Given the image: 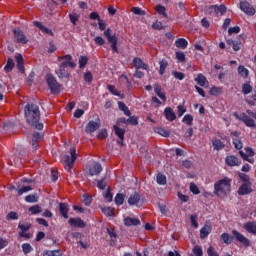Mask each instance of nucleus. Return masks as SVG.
I'll return each mask as SVG.
<instances>
[{
  "label": "nucleus",
  "instance_id": "1",
  "mask_svg": "<svg viewBox=\"0 0 256 256\" xmlns=\"http://www.w3.org/2000/svg\"><path fill=\"white\" fill-rule=\"evenodd\" d=\"M24 115L28 125L35 127L38 131L43 129V123L39 122L41 119V111L37 104H27L24 108Z\"/></svg>",
  "mask_w": 256,
  "mask_h": 256
},
{
  "label": "nucleus",
  "instance_id": "2",
  "mask_svg": "<svg viewBox=\"0 0 256 256\" xmlns=\"http://www.w3.org/2000/svg\"><path fill=\"white\" fill-rule=\"evenodd\" d=\"M57 61L60 63L58 69L55 70L58 79H69V77H71L69 67H71V69H75V67H77V64L73 62V56L69 54L59 56Z\"/></svg>",
  "mask_w": 256,
  "mask_h": 256
},
{
  "label": "nucleus",
  "instance_id": "3",
  "mask_svg": "<svg viewBox=\"0 0 256 256\" xmlns=\"http://www.w3.org/2000/svg\"><path fill=\"white\" fill-rule=\"evenodd\" d=\"M231 191V179L223 178L214 184V193L219 197L227 195Z\"/></svg>",
  "mask_w": 256,
  "mask_h": 256
},
{
  "label": "nucleus",
  "instance_id": "4",
  "mask_svg": "<svg viewBox=\"0 0 256 256\" xmlns=\"http://www.w3.org/2000/svg\"><path fill=\"white\" fill-rule=\"evenodd\" d=\"M76 159H77V153L75 151V147L70 148V156L69 155L62 156L61 161L66 171H71L73 169V165H75Z\"/></svg>",
  "mask_w": 256,
  "mask_h": 256
},
{
  "label": "nucleus",
  "instance_id": "5",
  "mask_svg": "<svg viewBox=\"0 0 256 256\" xmlns=\"http://www.w3.org/2000/svg\"><path fill=\"white\" fill-rule=\"evenodd\" d=\"M46 82L48 84V87L53 93V95H58V93H61V84L57 82V79L51 74L46 75Z\"/></svg>",
  "mask_w": 256,
  "mask_h": 256
},
{
  "label": "nucleus",
  "instance_id": "6",
  "mask_svg": "<svg viewBox=\"0 0 256 256\" xmlns=\"http://www.w3.org/2000/svg\"><path fill=\"white\" fill-rule=\"evenodd\" d=\"M145 203V198L141 196L138 192L133 193L128 198V205L131 207H143V204Z\"/></svg>",
  "mask_w": 256,
  "mask_h": 256
},
{
  "label": "nucleus",
  "instance_id": "7",
  "mask_svg": "<svg viewBox=\"0 0 256 256\" xmlns=\"http://www.w3.org/2000/svg\"><path fill=\"white\" fill-rule=\"evenodd\" d=\"M14 41L16 43H22V45H25L29 42V39H27V36H25V33L22 32L21 29H14Z\"/></svg>",
  "mask_w": 256,
  "mask_h": 256
},
{
  "label": "nucleus",
  "instance_id": "8",
  "mask_svg": "<svg viewBox=\"0 0 256 256\" xmlns=\"http://www.w3.org/2000/svg\"><path fill=\"white\" fill-rule=\"evenodd\" d=\"M232 235L235 237V239L237 241H239V243H242V245H245V247H249L250 245V241L249 239H247V237H245L243 234H241L239 231L237 230H233L232 231Z\"/></svg>",
  "mask_w": 256,
  "mask_h": 256
},
{
  "label": "nucleus",
  "instance_id": "9",
  "mask_svg": "<svg viewBox=\"0 0 256 256\" xmlns=\"http://www.w3.org/2000/svg\"><path fill=\"white\" fill-rule=\"evenodd\" d=\"M225 163L228 167H239L241 165V160L237 156L230 155L225 158Z\"/></svg>",
  "mask_w": 256,
  "mask_h": 256
},
{
  "label": "nucleus",
  "instance_id": "10",
  "mask_svg": "<svg viewBox=\"0 0 256 256\" xmlns=\"http://www.w3.org/2000/svg\"><path fill=\"white\" fill-rule=\"evenodd\" d=\"M103 171V166L99 162H94L89 168V175L91 177H95V175H99Z\"/></svg>",
  "mask_w": 256,
  "mask_h": 256
},
{
  "label": "nucleus",
  "instance_id": "11",
  "mask_svg": "<svg viewBox=\"0 0 256 256\" xmlns=\"http://www.w3.org/2000/svg\"><path fill=\"white\" fill-rule=\"evenodd\" d=\"M240 9L246 13V15H255V8L252 7L248 2H241Z\"/></svg>",
  "mask_w": 256,
  "mask_h": 256
},
{
  "label": "nucleus",
  "instance_id": "12",
  "mask_svg": "<svg viewBox=\"0 0 256 256\" xmlns=\"http://www.w3.org/2000/svg\"><path fill=\"white\" fill-rule=\"evenodd\" d=\"M68 223L71 227H79L80 229H83L86 226L81 218H70Z\"/></svg>",
  "mask_w": 256,
  "mask_h": 256
},
{
  "label": "nucleus",
  "instance_id": "13",
  "mask_svg": "<svg viewBox=\"0 0 256 256\" xmlns=\"http://www.w3.org/2000/svg\"><path fill=\"white\" fill-rule=\"evenodd\" d=\"M99 127H101V124H99V122H95V121H90L87 125H86V133H95V131H97V129H99Z\"/></svg>",
  "mask_w": 256,
  "mask_h": 256
},
{
  "label": "nucleus",
  "instance_id": "14",
  "mask_svg": "<svg viewBox=\"0 0 256 256\" xmlns=\"http://www.w3.org/2000/svg\"><path fill=\"white\" fill-rule=\"evenodd\" d=\"M233 135V145L235 149H243V142H241V138H239V132H232Z\"/></svg>",
  "mask_w": 256,
  "mask_h": 256
},
{
  "label": "nucleus",
  "instance_id": "15",
  "mask_svg": "<svg viewBox=\"0 0 256 256\" xmlns=\"http://www.w3.org/2000/svg\"><path fill=\"white\" fill-rule=\"evenodd\" d=\"M33 25H35V27L40 29V31H42V33H46V35H53V31L51 29H49L48 27H46L45 25H43L41 22L34 21Z\"/></svg>",
  "mask_w": 256,
  "mask_h": 256
},
{
  "label": "nucleus",
  "instance_id": "16",
  "mask_svg": "<svg viewBox=\"0 0 256 256\" xmlns=\"http://www.w3.org/2000/svg\"><path fill=\"white\" fill-rule=\"evenodd\" d=\"M240 119H241V121H243V123H245L246 127H253L255 129L256 124H255V120H253V118L243 114Z\"/></svg>",
  "mask_w": 256,
  "mask_h": 256
},
{
  "label": "nucleus",
  "instance_id": "17",
  "mask_svg": "<svg viewBox=\"0 0 256 256\" xmlns=\"http://www.w3.org/2000/svg\"><path fill=\"white\" fill-rule=\"evenodd\" d=\"M59 211L62 215V217H64V219H69V205L67 203H60L59 204Z\"/></svg>",
  "mask_w": 256,
  "mask_h": 256
},
{
  "label": "nucleus",
  "instance_id": "18",
  "mask_svg": "<svg viewBox=\"0 0 256 256\" xmlns=\"http://www.w3.org/2000/svg\"><path fill=\"white\" fill-rule=\"evenodd\" d=\"M164 115L167 121H175L177 119V114L174 113L172 108H166L164 110Z\"/></svg>",
  "mask_w": 256,
  "mask_h": 256
},
{
  "label": "nucleus",
  "instance_id": "19",
  "mask_svg": "<svg viewBox=\"0 0 256 256\" xmlns=\"http://www.w3.org/2000/svg\"><path fill=\"white\" fill-rule=\"evenodd\" d=\"M133 65L137 69H144L145 71H147V69H149V66H147V64H145L143 62V60H141V58H134L133 59Z\"/></svg>",
  "mask_w": 256,
  "mask_h": 256
},
{
  "label": "nucleus",
  "instance_id": "20",
  "mask_svg": "<svg viewBox=\"0 0 256 256\" xmlns=\"http://www.w3.org/2000/svg\"><path fill=\"white\" fill-rule=\"evenodd\" d=\"M244 229L248 233H252V235H256V223L255 222H247L244 224Z\"/></svg>",
  "mask_w": 256,
  "mask_h": 256
},
{
  "label": "nucleus",
  "instance_id": "21",
  "mask_svg": "<svg viewBox=\"0 0 256 256\" xmlns=\"http://www.w3.org/2000/svg\"><path fill=\"white\" fill-rule=\"evenodd\" d=\"M124 225L131 227V225H141V221L137 218L127 217L124 219Z\"/></svg>",
  "mask_w": 256,
  "mask_h": 256
},
{
  "label": "nucleus",
  "instance_id": "22",
  "mask_svg": "<svg viewBox=\"0 0 256 256\" xmlns=\"http://www.w3.org/2000/svg\"><path fill=\"white\" fill-rule=\"evenodd\" d=\"M196 83L200 85V87H205V85H209V81L203 74H198L195 78Z\"/></svg>",
  "mask_w": 256,
  "mask_h": 256
},
{
  "label": "nucleus",
  "instance_id": "23",
  "mask_svg": "<svg viewBox=\"0 0 256 256\" xmlns=\"http://www.w3.org/2000/svg\"><path fill=\"white\" fill-rule=\"evenodd\" d=\"M187 45H189V42L185 38H179L175 41V46L178 49H187Z\"/></svg>",
  "mask_w": 256,
  "mask_h": 256
},
{
  "label": "nucleus",
  "instance_id": "24",
  "mask_svg": "<svg viewBox=\"0 0 256 256\" xmlns=\"http://www.w3.org/2000/svg\"><path fill=\"white\" fill-rule=\"evenodd\" d=\"M15 59L19 71L23 73L25 71V67L23 66V56L21 54H16Z\"/></svg>",
  "mask_w": 256,
  "mask_h": 256
},
{
  "label": "nucleus",
  "instance_id": "25",
  "mask_svg": "<svg viewBox=\"0 0 256 256\" xmlns=\"http://www.w3.org/2000/svg\"><path fill=\"white\" fill-rule=\"evenodd\" d=\"M210 233H211V226L204 225L203 228H201L200 230L201 239H205L206 237L209 236Z\"/></svg>",
  "mask_w": 256,
  "mask_h": 256
},
{
  "label": "nucleus",
  "instance_id": "26",
  "mask_svg": "<svg viewBox=\"0 0 256 256\" xmlns=\"http://www.w3.org/2000/svg\"><path fill=\"white\" fill-rule=\"evenodd\" d=\"M212 145L215 151H221L225 148V144L219 139L212 140Z\"/></svg>",
  "mask_w": 256,
  "mask_h": 256
},
{
  "label": "nucleus",
  "instance_id": "27",
  "mask_svg": "<svg viewBox=\"0 0 256 256\" xmlns=\"http://www.w3.org/2000/svg\"><path fill=\"white\" fill-rule=\"evenodd\" d=\"M43 139V134L36 132L32 136V147L33 149H37V141H41Z\"/></svg>",
  "mask_w": 256,
  "mask_h": 256
},
{
  "label": "nucleus",
  "instance_id": "28",
  "mask_svg": "<svg viewBox=\"0 0 256 256\" xmlns=\"http://www.w3.org/2000/svg\"><path fill=\"white\" fill-rule=\"evenodd\" d=\"M238 75H240L242 79H247V77H249V70L245 68V66L240 65L238 67Z\"/></svg>",
  "mask_w": 256,
  "mask_h": 256
},
{
  "label": "nucleus",
  "instance_id": "29",
  "mask_svg": "<svg viewBox=\"0 0 256 256\" xmlns=\"http://www.w3.org/2000/svg\"><path fill=\"white\" fill-rule=\"evenodd\" d=\"M248 193H251V187H249V184L244 183L238 190L239 195H248Z\"/></svg>",
  "mask_w": 256,
  "mask_h": 256
},
{
  "label": "nucleus",
  "instance_id": "30",
  "mask_svg": "<svg viewBox=\"0 0 256 256\" xmlns=\"http://www.w3.org/2000/svg\"><path fill=\"white\" fill-rule=\"evenodd\" d=\"M154 91L156 95L162 99V101H167V96H165V93L161 91V86L159 85H154Z\"/></svg>",
  "mask_w": 256,
  "mask_h": 256
},
{
  "label": "nucleus",
  "instance_id": "31",
  "mask_svg": "<svg viewBox=\"0 0 256 256\" xmlns=\"http://www.w3.org/2000/svg\"><path fill=\"white\" fill-rule=\"evenodd\" d=\"M96 187H98V189H100L101 191H103V189H107V178L104 177L100 180H96Z\"/></svg>",
  "mask_w": 256,
  "mask_h": 256
},
{
  "label": "nucleus",
  "instance_id": "32",
  "mask_svg": "<svg viewBox=\"0 0 256 256\" xmlns=\"http://www.w3.org/2000/svg\"><path fill=\"white\" fill-rule=\"evenodd\" d=\"M211 11H215L217 15H223V13H225V11H227V8L225 7V5H220V6H211L210 7Z\"/></svg>",
  "mask_w": 256,
  "mask_h": 256
},
{
  "label": "nucleus",
  "instance_id": "33",
  "mask_svg": "<svg viewBox=\"0 0 256 256\" xmlns=\"http://www.w3.org/2000/svg\"><path fill=\"white\" fill-rule=\"evenodd\" d=\"M221 240L223 241V243H225L226 245H231V243H233V236L229 235V233H223L221 235Z\"/></svg>",
  "mask_w": 256,
  "mask_h": 256
},
{
  "label": "nucleus",
  "instance_id": "34",
  "mask_svg": "<svg viewBox=\"0 0 256 256\" xmlns=\"http://www.w3.org/2000/svg\"><path fill=\"white\" fill-rule=\"evenodd\" d=\"M118 107H119L120 111H123L124 115H127V117H131V111L129 110L127 105H125V103L118 102Z\"/></svg>",
  "mask_w": 256,
  "mask_h": 256
},
{
  "label": "nucleus",
  "instance_id": "35",
  "mask_svg": "<svg viewBox=\"0 0 256 256\" xmlns=\"http://www.w3.org/2000/svg\"><path fill=\"white\" fill-rule=\"evenodd\" d=\"M115 134L119 139H125V130L123 128H119L118 126H114Z\"/></svg>",
  "mask_w": 256,
  "mask_h": 256
},
{
  "label": "nucleus",
  "instance_id": "36",
  "mask_svg": "<svg viewBox=\"0 0 256 256\" xmlns=\"http://www.w3.org/2000/svg\"><path fill=\"white\" fill-rule=\"evenodd\" d=\"M156 182L158 183V185H167V176L163 174H158L156 176Z\"/></svg>",
  "mask_w": 256,
  "mask_h": 256
},
{
  "label": "nucleus",
  "instance_id": "37",
  "mask_svg": "<svg viewBox=\"0 0 256 256\" xmlns=\"http://www.w3.org/2000/svg\"><path fill=\"white\" fill-rule=\"evenodd\" d=\"M29 213H31V215H39V213H41L43 210L41 209V206L39 205H34L32 207H30L28 209Z\"/></svg>",
  "mask_w": 256,
  "mask_h": 256
},
{
  "label": "nucleus",
  "instance_id": "38",
  "mask_svg": "<svg viewBox=\"0 0 256 256\" xmlns=\"http://www.w3.org/2000/svg\"><path fill=\"white\" fill-rule=\"evenodd\" d=\"M87 63H89V58H87V56H80L79 60H78V65L80 69L85 68V65H87Z\"/></svg>",
  "mask_w": 256,
  "mask_h": 256
},
{
  "label": "nucleus",
  "instance_id": "39",
  "mask_svg": "<svg viewBox=\"0 0 256 256\" xmlns=\"http://www.w3.org/2000/svg\"><path fill=\"white\" fill-rule=\"evenodd\" d=\"M101 211L104 213V215H106V217H113V215H115V212L111 207H103L101 208Z\"/></svg>",
  "mask_w": 256,
  "mask_h": 256
},
{
  "label": "nucleus",
  "instance_id": "40",
  "mask_svg": "<svg viewBox=\"0 0 256 256\" xmlns=\"http://www.w3.org/2000/svg\"><path fill=\"white\" fill-rule=\"evenodd\" d=\"M107 89H108V91H110V93H112V95H115L116 97L123 98V94H121V92H118L117 89L115 88V86L108 85Z\"/></svg>",
  "mask_w": 256,
  "mask_h": 256
},
{
  "label": "nucleus",
  "instance_id": "41",
  "mask_svg": "<svg viewBox=\"0 0 256 256\" xmlns=\"http://www.w3.org/2000/svg\"><path fill=\"white\" fill-rule=\"evenodd\" d=\"M159 65H160V68H159V73L161 75H164L165 74V70L167 69V60L163 59L159 62Z\"/></svg>",
  "mask_w": 256,
  "mask_h": 256
},
{
  "label": "nucleus",
  "instance_id": "42",
  "mask_svg": "<svg viewBox=\"0 0 256 256\" xmlns=\"http://www.w3.org/2000/svg\"><path fill=\"white\" fill-rule=\"evenodd\" d=\"M114 201L116 205H123L125 203V194H117Z\"/></svg>",
  "mask_w": 256,
  "mask_h": 256
},
{
  "label": "nucleus",
  "instance_id": "43",
  "mask_svg": "<svg viewBox=\"0 0 256 256\" xmlns=\"http://www.w3.org/2000/svg\"><path fill=\"white\" fill-rule=\"evenodd\" d=\"M245 151H246V153L243 151L239 152L241 157H243L244 159H246V157H253V155H254L253 149L245 148Z\"/></svg>",
  "mask_w": 256,
  "mask_h": 256
},
{
  "label": "nucleus",
  "instance_id": "44",
  "mask_svg": "<svg viewBox=\"0 0 256 256\" xmlns=\"http://www.w3.org/2000/svg\"><path fill=\"white\" fill-rule=\"evenodd\" d=\"M25 201L27 203H37V201H39V197H37L35 194L27 195L25 197Z\"/></svg>",
  "mask_w": 256,
  "mask_h": 256
},
{
  "label": "nucleus",
  "instance_id": "45",
  "mask_svg": "<svg viewBox=\"0 0 256 256\" xmlns=\"http://www.w3.org/2000/svg\"><path fill=\"white\" fill-rule=\"evenodd\" d=\"M43 256H61V250H47Z\"/></svg>",
  "mask_w": 256,
  "mask_h": 256
},
{
  "label": "nucleus",
  "instance_id": "46",
  "mask_svg": "<svg viewBox=\"0 0 256 256\" xmlns=\"http://www.w3.org/2000/svg\"><path fill=\"white\" fill-rule=\"evenodd\" d=\"M22 250L25 255L31 253L33 251V246L29 243L22 244Z\"/></svg>",
  "mask_w": 256,
  "mask_h": 256
},
{
  "label": "nucleus",
  "instance_id": "47",
  "mask_svg": "<svg viewBox=\"0 0 256 256\" xmlns=\"http://www.w3.org/2000/svg\"><path fill=\"white\" fill-rule=\"evenodd\" d=\"M13 67H15V63L13 62V59L9 58L4 69L9 73L10 71H13Z\"/></svg>",
  "mask_w": 256,
  "mask_h": 256
},
{
  "label": "nucleus",
  "instance_id": "48",
  "mask_svg": "<svg viewBox=\"0 0 256 256\" xmlns=\"http://www.w3.org/2000/svg\"><path fill=\"white\" fill-rule=\"evenodd\" d=\"M156 133H158V135H161L162 137H169V135H171V132L164 128H157Z\"/></svg>",
  "mask_w": 256,
  "mask_h": 256
},
{
  "label": "nucleus",
  "instance_id": "49",
  "mask_svg": "<svg viewBox=\"0 0 256 256\" xmlns=\"http://www.w3.org/2000/svg\"><path fill=\"white\" fill-rule=\"evenodd\" d=\"M253 91V87H251L249 84H243L242 85V93L244 95H249Z\"/></svg>",
  "mask_w": 256,
  "mask_h": 256
},
{
  "label": "nucleus",
  "instance_id": "50",
  "mask_svg": "<svg viewBox=\"0 0 256 256\" xmlns=\"http://www.w3.org/2000/svg\"><path fill=\"white\" fill-rule=\"evenodd\" d=\"M183 123H186V125H193V116L191 114H186L183 119Z\"/></svg>",
  "mask_w": 256,
  "mask_h": 256
},
{
  "label": "nucleus",
  "instance_id": "51",
  "mask_svg": "<svg viewBox=\"0 0 256 256\" xmlns=\"http://www.w3.org/2000/svg\"><path fill=\"white\" fill-rule=\"evenodd\" d=\"M190 191L191 193H193V195H199V193H201V191H199V187L197 186V184L193 182L190 183Z\"/></svg>",
  "mask_w": 256,
  "mask_h": 256
},
{
  "label": "nucleus",
  "instance_id": "52",
  "mask_svg": "<svg viewBox=\"0 0 256 256\" xmlns=\"http://www.w3.org/2000/svg\"><path fill=\"white\" fill-rule=\"evenodd\" d=\"M29 191H33L32 186H24L17 190L18 195H23V193H29Z\"/></svg>",
  "mask_w": 256,
  "mask_h": 256
},
{
  "label": "nucleus",
  "instance_id": "53",
  "mask_svg": "<svg viewBox=\"0 0 256 256\" xmlns=\"http://www.w3.org/2000/svg\"><path fill=\"white\" fill-rule=\"evenodd\" d=\"M69 19L73 25H77V21H79V15L75 12L70 13Z\"/></svg>",
  "mask_w": 256,
  "mask_h": 256
},
{
  "label": "nucleus",
  "instance_id": "54",
  "mask_svg": "<svg viewBox=\"0 0 256 256\" xmlns=\"http://www.w3.org/2000/svg\"><path fill=\"white\" fill-rule=\"evenodd\" d=\"M156 11L159 15H162L163 17L167 18V12L165 10V7L164 6H161V5H158L156 7Z\"/></svg>",
  "mask_w": 256,
  "mask_h": 256
},
{
  "label": "nucleus",
  "instance_id": "55",
  "mask_svg": "<svg viewBox=\"0 0 256 256\" xmlns=\"http://www.w3.org/2000/svg\"><path fill=\"white\" fill-rule=\"evenodd\" d=\"M111 44V49L114 53H119V49L117 48V38L108 41Z\"/></svg>",
  "mask_w": 256,
  "mask_h": 256
},
{
  "label": "nucleus",
  "instance_id": "56",
  "mask_svg": "<svg viewBox=\"0 0 256 256\" xmlns=\"http://www.w3.org/2000/svg\"><path fill=\"white\" fill-rule=\"evenodd\" d=\"M176 59L178 63H185V53L183 52H176Z\"/></svg>",
  "mask_w": 256,
  "mask_h": 256
},
{
  "label": "nucleus",
  "instance_id": "57",
  "mask_svg": "<svg viewBox=\"0 0 256 256\" xmlns=\"http://www.w3.org/2000/svg\"><path fill=\"white\" fill-rule=\"evenodd\" d=\"M105 37H107L108 41H112L113 39H117V36L111 35V29H107L104 31Z\"/></svg>",
  "mask_w": 256,
  "mask_h": 256
},
{
  "label": "nucleus",
  "instance_id": "58",
  "mask_svg": "<svg viewBox=\"0 0 256 256\" xmlns=\"http://www.w3.org/2000/svg\"><path fill=\"white\" fill-rule=\"evenodd\" d=\"M193 253L195 256H203V249L200 246H194Z\"/></svg>",
  "mask_w": 256,
  "mask_h": 256
},
{
  "label": "nucleus",
  "instance_id": "59",
  "mask_svg": "<svg viewBox=\"0 0 256 256\" xmlns=\"http://www.w3.org/2000/svg\"><path fill=\"white\" fill-rule=\"evenodd\" d=\"M104 199L108 201V203H111V201H113V194L109 192V187H107V192L104 193Z\"/></svg>",
  "mask_w": 256,
  "mask_h": 256
},
{
  "label": "nucleus",
  "instance_id": "60",
  "mask_svg": "<svg viewBox=\"0 0 256 256\" xmlns=\"http://www.w3.org/2000/svg\"><path fill=\"white\" fill-rule=\"evenodd\" d=\"M207 255L208 256H219V254L217 253V251L215 250V248H213V246H209L207 249Z\"/></svg>",
  "mask_w": 256,
  "mask_h": 256
},
{
  "label": "nucleus",
  "instance_id": "61",
  "mask_svg": "<svg viewBox=\"0 0 256 256\" xmlns=\"http://www.w3.org/2000/svg\"><path fill=\"white\" fill-rule=\"evenodd\" d=\"M132 13H134V15H145V11L139 7H133Z\"/></svg>",
  "mask_w": 256,
  "mask_h": 256
},
{
  "label": "nucleus",
  "instance_id": "62",
  "mask_svg": "<svg viewBox=\"0 0 256 256\" xmlns=\"http://www.w3.org/2000/svg\"><path fill=\"white\" fill-rule=\"evenodd\" d=\"M84 81H86V83H91V81H93V75L91 72H85Z\"/></svg>",
  "mask_w": 256,
  "mask_h": 256
},
{
  "label": "nucleus",
  "instance_id": "63",
  "mask_svg": "<svg viewBox=\"0 0 256 256\" xmlns=\"http://www.w3.org/2000/svg\"><path fill=\"white\" fill-rule=\"evenodd\" d=\"M107 136V130L105 129H102L98 132V139H106Z\"/></svg>",
  "mask_w": 256,
  "mask_h": 256
},
{
  "label": "nucleus",
  "instance_id": "64",
  "mask_svg": "<svg viewBox=\"0 0 256 256\" xmlns=\"http://www.w3.org/2000/svg\"><path fill=\"white\" fill-rule=\"evenodd\" d=\"M152 27L158 31H161V29H163V23L156 21L152 24Z\"/></svg>",
  "mask_w": 256,
  "mask_h": 256
}]
</instances>
